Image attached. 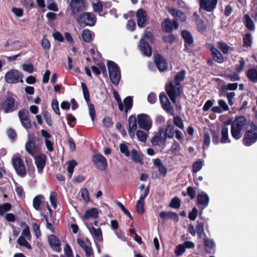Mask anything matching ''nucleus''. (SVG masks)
Listing matches in <instances>:
<instances>
[{"instance_id": "nucleus-1", "label": "nucleus", "mask_w": 257, "mask_h": 257, "mask_svg": "<svg viewBox=\"0 0 257 257\" xmlns=\"http://www.w3.org/2000/svg\"><path fill=\"white\" fill-rule=\"evenodd\" d=\"M186 71L182 70L176 73L174 77L175 84L172 81L165 85L166 91L173 103L176 102V98L181 95V82L185 78Z\"/></svg>"}, {"instance_id": "nucleus-2", "label": "nucleus", "mask_w": 257, "mask_h": 257, "mask_svg": "<svg viewBox=\"0 0 257 257\" xmlns=\"http://www.w3.org/2000/svg\"><path fill=\"white\" fill-rule=\"evenodd\" d=\"M25 149L29 155L34 157L38 172L42 171L46 165L47 157L43 153L35 156L38 148L36 145V137L34 135L29 138L25 144Z\"/></svg>"}, {"instance_id": "nucleus-3", "label": "nucleus", "mask_w": 257, "mask_h": 257, "mask_svg": "<svg viewBox=\"0 0 257 257\" xmlns=\"http://www.w3.org/2000/svg\"><path fill=\"white\" fill-rule=\"evenodd\" d=\"M257 141V125L251 122L247 128L242 139L243 144L249 147Z\"/></svg>"}, {"instance_id": "nucleus-4", "label": "nucleus", "mask_w": 257, "mask_h": 257, "mask_svg": "<svg viewBox=\"0 0 257 257\" xmlns=\"http://www.w3.org/2000/svg\"><path fill=\"white\" fill-rule=\"evenodd\" d=\"M23 74L17 69H11L8 71L5 75L6 81L10 84H16L20 82H23Z\"/></svg>"}, {"instance_id": "nucleus-5", "label": "nucleus", "mask_w": 257, "mask_h": 257, "mask_svg": "<svg viewBox=\"0 0 257 257\" xmlns=\"http://www.w3.org/2000/svg\"><path fill=\"white\" fill-rule=\"evenodd\" d=\"M12 162L17 174L21 177H24L27 175L25 165L23 160L18 156H13Z\"/></svg>"}, {"instance_id": "nucleus-6", "label": "nucleus", "mask_w": 257, "mask_h": 257, "mask_svg": "<svg viewBox=\"0 0 257 257\" xmlns=\"http://www.w3.org/2000/svg\"><path fill=\"white\" fill-rule=\"evenodd\" d=\"M77 21L85 26H94L96 22V18L94 14L90 12H85L80 14Z\"/></svg>"}, {"instance_id": "nucleus-7", "label": "nucleus", "mask_w": 257, "mask_h": 257, "mask_svg": "<svg viewBox=\"0 0 257 257\" xmlns=\"http://www.w3.org/2000/svg\"><path fill=\"white\" fill-rule=\"evenodd\" d=\"M92 162L96 168L100 170H105L108 166L106 159L101 154H94L92 157Z\"/></svg>"}, {"instance_id": "nucleus-8", "label": "nucleus", "mask_w": 257, "mask_h": 257, "mask_svg": "<svg viewBox=\"0 0 257 257\" xmlns=\"http://www.w3.org/2000/svg\"><path fill=\"white\" fill-rule=\"evenodd\" d=\"M139 126L145 131H148L152 127V120L147 114L141 113L137 116Z\"/></svg>"}, {"instance_id": "nucleus-9", "label": "nucleus", "mask_w": 257, "mask_h": 257, "mask_svg": "<svg viewBox=\"0 0 257 257\" xmlns=\"http://www.w3.org/2000/svg\"><path fill=\"white\" fill-rule=\"evenodd\" d=\"M16 100L13 96H8L1 104V108L5 113L13 112L15 107Z\"/></svg>"}, {"instance_id": "nucleus-10", "label": "nucleus", "mask_w": 257, "mask_h": 257, "mask_svg": "<svg viewBox=\"0 0 257 257\" xmlns=\"http://www.w3.org/2000/svg\"><path fill=\"white\" fill-rule=\"evenodd\" d=\"M30 113L28 110L22 109L19 111L18 116L21 122L22 125L26 128H31L32 124L29 118Z\"/></svg>"}, {"instance_id": "nucleus-11", "label": "nucleus", "mask_w": 257, "mask_h": 257, "mask_svg": "<svg viewBox=\"0 0 257 257\" xmlns=\"http://www.w3.org/2000/svg\"><path fill=\"white\" fill-rule=\"evenodd\" d=\"M181 35L184 41V51L190 52L189 46H191L194 43V39L191 34L186 30L181 31Z\"/></svg>"}, {"instance_id": "nucleus-12", "label": "nucleus", "mask_w": 257, "mask_h": 257, "mask_svg": "<svg viewBox=\"0 0 257 257\" xmlns=\"http://www.w3.org/2000/svg\"><path fill=\"white\" fill-rule=\"evenodd\" d=\"M162 30L166 33H171L173 30V28L177 30L179 28V24L177 20H173L172 21L170 19H166L162 23Z\"/></svg>"}, {"instance_id": "nucleus-13", "label": "nucleus", "mask_w": 257, "mask_h": 257, "mask_svg": "<svg viewBox=\"0 0 257 257\" xmlns=\"http://www.w3.org/2000/svg\"><path fill=\"white\" fill-rule=\"evenodd\" d=\"M218 0H199V6L202 10L212 12L216 7Z\"/></svg>"}, {"instance_id": "nucleus-14", "label": "nucleus", "mask_w": 257, "mask_h": 257, "mask_svg": "<svg viewBox=\"0 0 257 257\" xmlns=\"http://www.w3.org/2000/svg\"><path fill=\"white\" fill-rule=\"evenodd\" d=\"M70 7L73 15L83 11L85 8V0H71Z\"/></svg>"}, {"instance_id": "nucleus-15", "label": "nucleus", "mask_w": 257, "mask_h": 257, "mask_svg": "<svg viewBox=\"0 0 257 257\" xmlns=\"http://www.w3.org/2000/svg\"><path fill=\"white\" fill-rule=\"evenodd\" d=\"M48 241L51 248L54 251L59 252L61 251L60 240L54 234H50L48 237Z\"/></svg>"}, {"instance_id": "nucleus-16", "label": "nucleus", "mask_w": 257, "mask_h": 257, "mask_svg": "<svg viewBox=\"0 0 257 257\" xmlns=\"http://www.w3.org/2000/svg\"><path fill=\"white\" fill-rule=\"evenodd\" d=\"M154 62L160 71H164L168 68L166 60L160 54L158 53L154 55Z\"/></svg>"}, {"instance_id": "nucleus-17", "label": "nucleus", "mask_w": 257, "mask_h": 257, "mask_svg": "<svg viewBox=\"0 0 257 257\" xmlns=\"http://www.w3.org/2000/svg\"><path fill=\"white\" fill-rule=\"evenodd\" d=\"M137 22L139 27L144 28L147 21V12L143 9H139L136 13Z\"/></svg>"}, {"instance_id": "nucleus-18", "label": "nucleus", "mask_w": 257, "mask_h": 257, "mask_svg": "<svg viewBox=\"0 0 257 257\" xmlns=\"http://www.w3.org/2000/svg\"><path fill=\"white\" fill-rule=\"evenodd\" d=\"M209 200V196L204 191H202L197 195V203L202 209H204L208 205Z\"/></svg>"}, {"instance_id": "nucleus-19", "label": "nucleus", "mask_w": 257, "mask_h": 257, "mask_svg": "<svg viewBox=\"0 0 257 257\" xmlns=\"http://www.w3.org/2000/svg\"><path fill=\"white\" fill-rule=\"evenodd\" d=\"M138 47L140 51L144 55L147 57H150L152 55V48L149 43L144 39H141Z\"/></svg>"}, {"instance_id": "nucleus-20", "label": "nucleus", "mask_w": 257, "mask_h": 257, "mask_svg": "<svg viewBox=\"0 0 257 257\" xmlns=\"http://www.w3.org/2000/svg\"><path fill=\"white\" fill-rule=\"evenodd\" d=\"M128 132L131 138L133 139L135 137V132L137 127V120L135 115L130 116L128 119Z\"/></svg>"}, {"instance_id": "nucleus-21", "label": "nucleus", "mask_w": 257, "mask_h": 257, "mask_svg": "<svg viewBox=\"0 0 257 257\" xmlns=\"http://www.w3.org/2000/svg\"><path fill=\"white\" fill-rule=\"evenodd\" d=\"M209 51L211 52L212 59L218 63H222L224 58L221 53L212 45H210Z\"/></svg>"}, {"instance_id": "nucleus-22", "label": "nucleus", "mask_w": 257, "mask_h": 257, "mask_svg": "<svg viewBox=\"0 0 257 257\" xmlns=\"http://www.w3.org/2000/svg\"><path fill=\"white\" fill-rule=\"evenodd\" d=\"M159 98L163 108L168 112L171 111L173 113V109L170 106L171 103L164 92H162L159 95Z\"/></svg>"}, {"instance_id": "nucleus-23", "label": "nucleus", "mask_w": 257, "mask_h": 257, "mask_svg": "<svg viewBox=\"0 0 257 257\" xmlns=\"http://www.w3.org/2000/svg\"><path fill=\"white\" fill-rule=\"evenodd\" d=\"M164 133V128H160L159 130L158 135L153 137L151 139V143L154 146H158L159 143H165L166 142V137L163 135Z\"/></svg>"}, {"instance_id": "nucleus-24", "label": "nucleus", "mask_w": 257, "mask_h": 257, "mask_svg": "<svg viewBox=\"0 0 257 257\" xmlns=\"http://www.w3.org/2000/svg\"><path fill=\"white\" fill-rule=\"evenodd\" d=\"M174 126L171 124V120L167 121L166 128H164V133L163 135L167 138L172 139L174 137L175 131L174 130Z\"/></svg>"}, {"instance_id": "nucleus-25", "label": "nucleus", "mask_w": 257, "mask_h": 257, "mask_svg": "<svg viewBox=\"0 0 257 257\" xmlns=\"http://www.w3.org/2000/svg\"><path fill=\"white\" fill-rule=\"evenodd\" d=\"M77 242L79 246L83 249L85 252L86 257H90L93 254V251L91 246L86 244L84 240L81 238H78Z\"/></svg>"}, {"instance_id": "nucleus-26", "label": "nucleus", "mask_w": 257, "mask_h": 257, "mask_svg": "<svg viewBox=\"0 0 257 257\" xmlns=\"http://www.w3.org/2000/svg\"><path fill=\"white\" fill-rule=\"evenodd\" d=\"M160 217L164 220L167 219H171L176 222L179 220V216L178 214L172 211H162L159 214Z\"/></svg>"}, {"instance_id": "nucleus-27", "label": "nucleus", "mask_w": 257, "mask_h": 257, "mask_svg": "<svg viewBox=\"0 0 257 257\" xmlns=\"http://www.w3.org/2000/svg\"><path fill=\"white\" fill-rule=\"evenodd\" d=\"M169 13L173 17L182 22H184L186 20V16L181 10L172 9L169 10Z\"/></svg>"}, {"instance_id": "nucleus-28", "label": "nucleus", "mask_w": 257, "mask_h": 257, "mask_svg": "<svg viewBox=\"0 0 257 257\" xmlns=\"http://www.w3.org/2000/svg\"><path fill=\"white\" fill-rule=\"evenodd\" d=\"M98 210L96 208H92L85 211L83 216L84 219H88L89 218L97 219L98 217Z\"/></svg>"}, {"instance_id": "nucleus-29", "label": "nucleus", "mask_w": 257, "mask_h": 257, "mask_svg": "<svg viewBox=\"0 0 257 257\" xmlns=\"http://www.w3.org/2000/svg\"><path fill=\"white\" fill-rule=\"evenodd\" d=\"M246 123V118L243 115H240L235 117V119L231 124V126L243 129Z\"/></svg>"}, {"instance_id": "nucleus-30", "label": "nucleus", "mask_w": 257, "mask_h": 257, "mask_svg": "<svg viewBox=\"0 0 257 257\" xmlns=\"http://www.w3.org/2000/svg\"><path fill=\"white\" fill-rule=\"evenodd\" d=\"M221 137L220 139V143L226 144L231 142L228 137V129L227 126L225 125L222 126L221 130Z\"/></svg>"}, {"instance_id": "nucleus-31", "label": "nucleus", "mask_w": 257, "mask_h": 257, "mask_svg": "<svg viewBox=\"0 0 257 257\" xmlns=\"http://www.w3.org/2000/svg\"><path fill=\"white\" fill-rule=\"evenodd\" d=\"M81 36L85 42L90 43L93 39L95 34L93 32L86 29L82 31Z\"/></svg>"}, {"instance_id": "nucleus-32", "label": "nucleus", "mask_w": 257, "mask_h": 257, "mask_svg": "<svg viewBox=\"0 0 257 257\" xmlns=\"http://www.w3.org/2000/svg\"><path fill=\"white\" fill-rule=\"evenodd\" d=\"M244 19L243 23L246 29L250 31H253L255 30V26L250 16L248 14H245Z\"/></svg>"}, {"instance_id": "nucleus-33", "label": "nucleus", "mask_w": 257, "mask_h": 257, "mask_svg": "<svg viewBox=\"0 0 257 257\" xmlns=\"http://www.w3.org/2000/svg\"><path fill=\"white\" fill-rule=\"evenodd\" d=\"M248 79L253 83L257 82V70L254 68H250L246 72Z\"/></svg>"}, {"instance_id": "nucleus-34", "label": "nucleus", "mask_w": 257, "mask_h": 257, "mask_svg": "<svg viewBox=\"0 0 257 257\" xmlns=\"http://www.w3.org/2000/svg\"><path fill=\"white\" fill-rule=\"evenodd\" d=\"M196 231L199 238H202L203 235H205L204 232V223L203 221L197 220L196 225Z\"/></svg>"}, {"instance_id": "nucleus-35", "label": "nucleus", "mask_w": 257, "mask_h": 257, "mask_svg": "<svg viewBox=\"0 0 257 257\" xmlns=\"http://www.w3.org/2000/svg\"><path fill=\"white\" fill-rule=\"evenodd\" d=\"M109 75L111 82L114 85H117L121 78L120 71L111 73Z\"/></svg>"}, {"instance_id": "nucleus-36", "label": "nucleus", "mask_w": 257, "mask_h": 257, "mask_svg": "<svg viewBox=\"0 0 257 257\" xmlns=\"http://www.w3.org/2000/svg\"><path fill=\"white\" fill-rule=\"evenodd\" d=\"M107 66L109 74L120 71L118 65L112 61L108 60L107 62Z\"/></svg>"}, {"instance_id": "nucleus-37", "label": "nucleus", "mask_w": 257, "mask_h": 257, "mask_svg": "<svg viewBox=\"0 0 257 257\" xmlns=\"http://www.w3.org/2000/svg\"><path fill=\"white\" fill-rule=\"evenodd\" d=\"M242 129L231 126V134L233 139L236 140L240 139L242 137Z\"/></svg>"}, {"instance_id": "nucleus-38", "label": "nucleus", "mask_w": 257, "mask_h": 257, "mask_svg": "<svg viewBox=\"0 0 257 257\" xmlns=\"http://www.w3.org/2000/svg\"><path fill=\"white\" fill-rule=\"evenodd\" d=\"M44 196L42 195H38L35 197L33 199V205L36 210H39L40 209L42 203V200Z\"/></svg>"}, {"instance_id": "nucleus-39", "label": "nucleus", "mask_w": 257, "mask_h": 257, "mask_svg": "<svg viewBox=\"0 0 257 257\" xmlns=\"http://www.w3.org/2000/svg\"><path fill=\"white\" fill-rule=\"evenodd\" d=\"M252 45V36L250 33H246L243 36V46L245 47H250Z\"/></svg>"}, {"instance_id": "nucleus-40", "label": "nucleus", "mask_w": 257, "mask_h": 257, "mask_svg": "<svg viewBox=\"0 0 257 257\" xmlns=\"http://www.w3.org/2000/svg\"><path fill=\"white\" fill-rule=\"evenodd\" d=\"M123 103L125 106V112L127 113V111L131 109L133 105V97L130 96L126 97L123 99Z\"/></svg>"}, {"instance_id": "nucleus-41", "label": "nucleus", "mask_w": 257, "mask_h": 257, "mask_svg": "<svg viewBox=\"0 0 257 257\" xmlns=\"http://www.w3.org/2000/svg\"><path fill=\"white\" fill-rule=\"evenodd\" d=\"M46 37V35L43 36L41 43L42 47L46 53L49 51L51 48V43Z\"/></svg>"}, {"instance_id": "nucleus-42", "label": "nucleus", "mask_w": 257, "mask_h": 257, "mask_svg": "<svg viewBox=\"0 0 257 257\" xmlns=\"http://www.w3.org/2000/svg\"><path fill=\"white\" fill-rule=\"evenodd\" d=\"M91 234L95 237L98 239L99 240H102V233L100 228H95L92 226L90 230Z\"/></svg>"}, {"instance_id": "nucleus-43", "label": "nucleus", "mask_w": 257, "mask_h": 257, "mask_svg": "<svg viewBox=\"0 0 257 257\" xmlns=\"http://www.w3.org/2000/svg\"><path fill=\"white\" fill-rule=\"evenodd\" d=\"M18 243L21 246H24L26 247L29 249H32V247L31 245L29 243V242L27 241L26 238L24 237V236H20L18 240Z\"/></svg>"}, {"instance_id": "nucleus-44", "label": "nucleus", "mask_w": 257, "mask_h": 257, "mask_svg": "<svg viewBox=\"0 0 257 257\" xmlns=\"http://www.w3.org/2000/svg\"><path fill=\"white\" fill-rule=\"evenodd\" d=\"M81 87L83 91V94L84 96V98L86 101L87 103H88L90 101V95H89V90L88 89L87 86L86 84L82 82L81 84Z\"/></svg>"}, {"instance_id": "nucleus-45", "label": "nucleus", "mask_w": 257, "mask_h": 257, "mask_svg": "<svg viewBox=\"0 0 257 257\" xmlns=\"http://www.w3.org/2000/svg\"><path fill=\"white\" fill-rule=\"evenodd\" d=\"M169 206L174 209H179L181 206V201L178 197H174L171 199Z\"/></svg>"}, {"instance_id": "nucleus-46", "label": "nucleus", "mask_w": 257, "mask_h": 257, "mask_svg": "<svg viewBox=\"0 0 257 257\" xmlns=\"http://www.w3.org/2000/svg\"><path fill=\"white\" fill-rule=\"evenodd\" d=\"M77 162L74 160H71L68 162L67 171L70 174L69 177L71 178L74 172V169L77 165Z\"/></svg>"}, {"instance_id": "nucleus-47", "label": "nucleus", "mask_w": 257, "mask_h": 257, "mask_svg": "<svg viewBox=\"0 0 257 257\" xmlns=\"http://www.w3.org/2000/svg\"><path fill=\"white\" fill-rule=\"evenodd\" d=\"M177 40V35L170 34L168 36H165L163 37V40L164 42L169 43L170 44L176 42Z\"/></svg>"}, {"instance_id": "nucleus-48", "label": "nucleus", "mask_w": 257, "mask_h": 257, "mask_svg": "<svg viewBox=\"0 0 257 257\" xmlns=\"http://www.w3.org/2000/svg\"><path fill=\"white\" fill-rule=\"evenodd\" d=\"M245 62L242 57L239 60V64L235 65V71L237 73H240L242 72L245 67Z\"/></svg>"}, {"instance_id": "nucleus-49", "label": "nucleus", "mask_w": 257, "mask_h": 257, "mask_svg": "<svg viewBox=\"0 0 257 257\" xmlns=\"http://www.w3.org/2000/svg\"><path fill=\"white\" fill-rule=\"evenodd\" d=\"M202 165L203 163L200 159L195 161L192 165V172L194 173L199 171L202 169Z\"/></svg>"}, {"instance_id": "nucleus-50", "label": "nucleus", "mask_w": 257, "mask_h": 257, "mask_svg": "<svg viewBox=\"0 0 257 257\" xmlns=\"http://www.w3.org/2000/svg\"><path fill=\"white\" fill-rule=\"evenodd\" d=\"M210 144V137L208 132H204L203 136V150L207 149Z\"/></svg>"}, {"instance_id": "nucleus-51", "label": "nucleus", "mask_w": 257, "mask_h": 257, "mask_svg": "<svg viewBox=\"0 0 257 257\" xmlns=\"http://www.w3.org/2000/svg\"><path fill=\"white\" fill-rule=\"evenodd\" d=\"M12 208V205L10 203H5L0 205V215L3 216L6 212L10 211Z\"/></svg>"}, {"instance_id": "nucleus-52", "label": "nucleus", "mask_w": 257, "mask_h": 257, "mask_svg": "<svg viewBox=\"0 0 257 257\" xmlns=\"http://www.w3.org/2000/svg\"><path fill=\"white\" fill-rule=\"evenodd\" d=\"M131 157L132 160L135 163H142L141 156L138 154L136 149H133L131 152Z\"/></svg>"}, {"instance_id": "nucleus-53", "label": "nucleus", "mask_w": 257, "mask_h": 257, "mask_svg": "<svg viewBox=\"0 0 257 257\" xmlns=\"http://www.w3.org/2000/svg\"><path fill=\"white\" fill-rule=\"evenodd\" d=\"M88 109H89V113L92 121H94L95 115H96V111L95 109V107L93 104L88 102L87 103Z\"/></svg>"}, {"instance_id": "nucleus-54", "label": "nucleus", "mask_w": 257, "mask_h": 257, "mask_svg": "<svg viewBox=\"0 0 257 257\" xmlns=\"http://www.w3.org/2000/svg\"><path fill=\"white\" fill-rule=\"evenodd\" d=\"M21 48V42L19 40L13 42L10 45V47L8 48L7 51H12L18 50Z\"/></svg>"}, {"instance_id": "nucleus-55", "label": "nucleus", "mask_w": 257, "mask_h": 257, "mask_svg": "<svg viewBox=\"0 0 257 257\" xmlns=\"http://www.w3.org/2000/svg\"><path fill=\"white\" fill-rule=\"evenodd\" d=\"M203 243L205 247L211 250L215 246V243L212 239L206 238L203 239Z\"/></svg>"}, {"instance_id": "nucleus-56", "label": "nucleus", "mask_w": 257, "mask_h": 257, "mask_svg": "<svg viewBox=\"0 0 257 257\" xmlns=\"http://www.w3.org/2000/svg\"><path fill=\"white\" fill-rule=\"evenodd\" d=\"M212 142L214 145H216L220 143V134L218 131L215 130L211 131Z\"/></svg>"}, {"instance_id": "nucleus-57", "label": "nucleus", "mask_w": 257, "mask_h": 257, "mask_svg": "<svg viewBox=\"0 0 257 257\" xmlns=\"http://www.w3.org/2000/svg\"><path fill=\"white\" fill-rule=\"evenodd\" d=\"M218 45L223 54H227L228 53L229 47L226 43L223 41H219L218 42Z\"/></svg>"}, {"instance_id": "nucleus-58", "label": "nucleus", "mask_w": 257, "mask_h": 257, "mask_svg": "<svg viewBox=\"0 0 257 257\" xmlns=\"http://www.w3.org/2000/svg\"><path fill=\"white\" fill-rule=\"evenodd\" d=\"M43 116L47 124L50 126H52L53 125V121L50 113L48 111H45L43 112Z\"/></svg>"}, {"instance_id": "nucleus-59", "label": "nucleus", "mask_w": 257, "mask_h": 257, "mask_svg": "<svg viewBox=\"0 0 257 257\" xmlns=\"http://www.w3.org/2000/svg\"><path fill=\"white\" fill-rule=\"evenodd\" d=\"M136 135L138 139L142 142H146L147 139L148 135L142 130H138Z\"/></svg>"}, {"instance_id": "nucleus-60", "label": "nucleus", "mask_w": 257, "mask_h": 257, "mask_svg": "<svg viewBox=\"0 0 257 257\" xmlns=\"http://www.w3.org/2000/svg\"><path fill=\"white\" fill-rule=\"evenodd\" d=\"M102 123L107 128L111 127L113 124L112 118L109 116L105 117L102 120Z\"/></svg>"}, {"instance_id": "nucleus-61", "label": "nucleus", "mask_w": 257, "mask_h": 257, "mask_svg": "<svg viewBox=\"0 0 257 257\" xmlns=\"http://www.w3.org/2000/svg\"><path fill=\"white\" fill-rule=\"evenodd\" d=\"M185 248L183 244L178 245L175 250V253L177 256H180L185 251Z\"/></svg>"}, {"instance_id": "nucleus-62", "label": "nucleus", "mask_w": 257, "mask_h": 257, "mask_svg": "<svg viewBox=\"0 0 257 257\" xmlns=\"http://www.w3.org/2000/svg\"><path fill=\"white\" fill-rule=\"evenodd\" d=\"M81 197L87 202L90 201L89 193L88 189L86 188L81 189Z\"/></svg>"}, {"instance_id": "nucleus-63", "label": "nucleus", "mask_w": 257, "mask_h": 257, "mask_svg": "<svg viewBox=\"0 0 257 257\" xmlns=\"http://www.w3.org/2000/svg\"><path fill=\"white\" fill-rule=\"evenodd\" d=\"M7 135H8L9 138L12 142H14L16 140L17 137V135L16 131L14 129H13L12 128H9L7 130Z\"/></svg>"}, {"instance_id": "nucleus-64", "label": "nucleus", "mask_w": 257, "mask_h": 257, "mask_svg": "<svg viewBox=\"0 0 257 257\" xmlns=\"http://www.w3.org/2000/svg\"><path fill=\"white\" fill-rule=\"evenodd\" d=\"M50 201L52 206L54 209H56L57 205V193L55 192H52L50 195Z\"/></svg>"}]
</instances>
